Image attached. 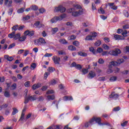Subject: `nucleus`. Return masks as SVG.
<instances>
[{
    "mask_svg": "<svg viewBox=\"0 0 129 129\" xmlns=\"http://www.w3.org/2000/svg\"><path fill=\"white\" fill-rule=\"evenodd\" d=\"M66 17V15L65 14L61 15L58 17L55 16L51 19L50 22L52 24H53V23H56L58 21H62Z\"/></svg>",
    "mask_w": 129,
    "mask_h": 129,
    "instance_id": "nucleus-1",
    "label": "nucleus"
},
{
    "mask_svg": "<svg viewBox=\"0 0 129 129\" xmlns=\"http://www.w3.org/2000/svg\"><path fill=\"white\" fill-rule=\"evenodd\" d=\"M69 11V13H72V16L73 17H78V16H80V15H82V13H83L82 10L74 12V8L70 9Z\"/></svg>",
    "mask_w": 129,
    "mask_h": 129,
    "instance_id": "nucleus-2",
    "label": "nucleus"
},
{
    "mask_svg": "<svg viewBox=\"0 0 129 129\" xmlns=\"http://www.w3.org/2000/svg\"><path fill=\"white\" fill-rule=\"evenodd\" d=\"M120 53L121 51L119 48H115L114 50L109 51L108 54H110L111 56H118Z\"/></svg>",
    "mask_w": 129,
    "mask_h": 129,
    "instance_id": "nucleus-3",
    "label": "nucleus"
},
{
    "mask_svg": "<svg viewBox=\"0 0 129 129\" xmlns=\"http://www.w3.org/2000/svg\"><path fill=\"white\" fill-rule=\"evenodd\" d=\"M54 12L55 13H58V12H60V13H65V12H66V8L63 7L62 5H60L55 8Z\"/></svg>",
    "mask_w": 129,
    "mask_h": 129,
    "instance_id": "nucleus-4",
    "label": "nucleus"
},
{
    "mask_svg": "<svg viewBox=\"0 0 129 129\" xmlns=\"http://www.w3.org/2000/svg\"><path fill=\"white\" fill-rule=\"evenodd\" d=\"M52 60L55 64H60V62L61 61V58L59 57H57V56H54L52 57Z\"/></svg>",
    "mask_w": 129,
    "mask_h": 129,
    "instance_id": "nucleus-5",
    "label": "nucleus"
},
{
    "mask_svg": "<svg viewBox=\"0 0 129 129\" xmlns=\"http://www.w3.org/2000/svg\"><path fill=\"white\" fill-rule=\"evenodd\" d=\"M118 96H119V95L117 93H115V92H113L109 96V97L110 98H113V99H115L116 100V99H117V98H118Z\"/></svg>",
    "mask_w": 129,
    "mask_h": 129,
    "instance_id": "nucleus-6",
    "label": "nucleus"
},
{
    "mask_svg": "<svg viewBox=\"0 0 129 129\" xmlns=\"http://www.w3.org/2000/svg\"><path fill=\"white\" fill-rule=\"evenodd\" d=\"M96 76V74H95V72L91 71L88 75V78H89V79H92V78H94Z\"/></svg>",
    "mask_w": 129,
    "mask_h": 129,
    "instance_id": "nucleus-7",
    "label": "nucleus"
},
{
    "mask_svg": "<svg viewBox=\"0 0 129 129\" xmlns=\"http://www.w3.org/2000/svg\"><path fill=\"white\" fill-rule=\"evenodd\" d=\"M71 67H75V68L78 70H81V69H82V67L79 64H76V62H74L71 64Z\"/></svg>",
    "mask_w": 129,
    "mask_h": 129,
    "instance_id": "nucleus-8",
    "label": "nucleus"
},
{
    "mask_svg": "<svg viewBox=\"0 0 129 129\" xmlns=\"http://www.w3.org/2000/svg\"><path fill=\"white\" fill-rule=\"evenodd\" d=\"M12 4L13 1L12 0H5L4 5L5 6H7L8 8H10V7H12Z\"/></svg>",
    "mask_w": 129,
    "mask_h": 129,
    "instance_id": "nucleus-9",
    "label": "nucleus"
},
{
    "mask_svg": "<svg viewBox=\"0 0 129 129\" xmlns=\"http://www.w3.org/2000/svg\"><path fill=\"white\" fill-rule=\"evenodd\" d=\"M40 87H42V84L38 83L37 84H34L32 88L33 90H36V89H38V88H40Z\"/></svg>",
    "mask_w": 129,
    "mask_h": 129,
    "instance_id": "nucleus-10",
    "label": "nucleus"
},
{
    "mask_svg": "<svg viewBox=\"0 0 129 129\" xmlns=\"http://www.w3.org/2000/svg\"><path fill=\"white\" fill-rule=\"evenodd\" d=\"M34 31H30V30H27L26 31L24 32V34L25 35V36H29V37H32V36H34Z\"/></svg>",
    "mask_w": 129,
    "mask_h": 129,
    "instance_id": "nucleus-11",
    "label": "nucleus"
},
{
    "mask_svg": "<svg viewBox=\"0 0 129 129\" xmlns=\"http://www.w3.org/2000/svg\"><path fill=\"white\" fill-rule=\"evenodd\" d=\"M115 40H124V37H122L119 35L116 34L114 36Z\"/></svg>",
    "mask_w": 129,
    "mask_h": 129,
    "instance_id": "nucleus-12",
    "label": "nucleus"
},
{
    "mask_svg": "<svg viewBox=\"0 0 129 129\" xmlns=\"http://www.w3.org/2000/svg\"><path fill=\"white\" fill-rule=\"evenodd\" d=\"M95 121L97 123H98L100 125L102 124V123H101V118L100 117H96L95 116Z\"/></svg>",
    "mask_w": 129,
    "mask_h": 129,
    "instance_id": "nucleus-13",
    "label": "nucleus"
},
{
    "mask_svg": "<svg viewBox=\"0 0 129 129\" xmlns=\"http://www.w3.org/2000/svg\"><path fill=\"white\" fill-rule=\"evenodd\" d=\"M78 55L82 57H87V53L82 51L78 52Z\"/></svg>",
    "mask_w": 129,
    "mask_h": 129,
    "instance_id": "nucleus-14",
    "label": "nucleus"
},
{
    "mask_svg": "<svg viewBox=\"0 0 129 129\" xmlns=\"http://www.w3.org/2000/svg\"><path fill=\"white\" fill-rule=\"evenodd\" d=\"M4 57H5V59H7L8 61H10V62H12V61L14 60V57H13L12 56H10L8 55H5Z\"/></svg>",
    "mask_w": 129,
    "mask_h": 129,
    "instance_id": "nucleus-15",
    "label": "nucleus"
},
{
    "mask_svg": "<svg viewBox=\"0 0 129 129\" xmlns=\"http://www.w3.org/2000/svg\"><path fill=\"white\" fill-rule=\"evenodd\" d=\"M28 98L30 101H34L35 100H37V97H36V95L33 96H29Z\"/></svg>",
    "mask_w": 129,
    "mask_h": 129,
    "instance_id": "nucleus-16",
    "label": "nucleus"
},
{
    "mask_svg": "<svg viewBox=\"0 0 129 129\" xmlns=\"http://www.w3.org/2000/svg\"><path fill=\"white\" fill-rule=\"evenodd\" d=\"M68 49L70 51H76V47L73 45H69Z\"/></svg>",
    "mask_w": 129,
    "mask_h": 129,
    "instance_id": "nucleus-17",
    "label": "nucleus"
},
{
    "mask_svg": "<svg viewBox=\"0 0 129 129\" xmlns=\"http://www.w3.org/2000/svg\"><path fill=\"white\" fill-rule=\"evenodd\" d=\"M34 28H41L42 27V25L40 24V21H37L34 23Z\"/></svg>",
    "mask_w": 129,
    "mask_h": 129,
    "instance_id": "nucleus-18",
    "label": "nucleus"
},
{
    "mask_svg": "<svg viewBox=\"0 0 129 129\" xmlns=\"http://www.w3.org/2000/svg\"><path fill=\"white\" fill-rule=\"evenodd\" d=\"M58 42L60 43V44H68V42L66 41L65 39H61L58 40Z\"/></svg>",
    "mask_w": 129,
    "mask_h": 129,
    "instance_id": "nucleus-19",
    "label": "nucleus"
},
{
    "mask_svg": "<svg viewBox=\"0 0 129 129\" xmlns=\"http://www.w3.org/2000/svg\"><path fill=\"white\" fill-rule=\"evenodd\" d=\"M47 98L48 100H54V99H55V95H48L47 96Z\"/></svg>",
    "mask_w": 129,
    "mask_h": 129,
    "instance_id": "nucleus-20",
    "label": "nucleus"
},
{
    "mask_svg": "<svg viewBox=\"0 0 129 129\" xmlns=\"http://www.w3.org/2000/svg\"><path fill=\"white\" fill-rule=\"evenodd\" d=\"M34 44L35 45H37V46H41V45H42L41 43V41H40V39H36L35 40H34Z\"/></svg>",
    "mask_w": 129,
    "mask_h": 129,
    "instance_id": "nucleus-21",
    "label": "nucleus"
},
{
    "mask_svg": "<svg viewBox=\"0 0 129 129\" xmlns=\"http://www.w3.org/2000/svg\"><path fill=\"white\" fill-rule=\"evenodd\" d=\"M62 127L61 125H52V129H62Z\"/></svg>",
    "mask_w": 129,
    "mask_h": 129,
    "instance_id": "nucleus-22",
    "label": "nucleus"
},
{
    "mask_svg": "<svg viewBox=\"0 0 129 129\" xmlns=\"http://www.w3.org/2000/svg\"><path fill=\"white\" fill-rule=\"evenodd\" d=\"M20 37H21V33H19L17 34H15L14 35V40H19V39H20Z\"/></svg>",
    "mask_w": 129,
    "mask_h": 129,
    "instance_id": "nucleus-23",
    "label": "nucleus"
},
{
    "mask_svg": "<svg viewBox=\"0 0 129 129\" xmlns=\"http://www.w3.org/2000/svg\"><path fill=\"white\" fill-rule=\"evenodd\" d=\"M4 96L5 97L10 98L11 97V94L10 93V92L8 91H6L4 93Z\"/></svg>",
    "mask_w": 129,
    "mask_h": 129,
    "instance_id": "nucleus-24",
    "label": "nucleus"
},
{
    "mask_svg": "<svg viewBox=\"0 0 129 129\" xmlns=\"http://www.w3.org/2000/svg\"><path fill=\"white\" fill-rule=\"evenodd\" d=\"M16 34V32H15V31H13V32H12L11 33H10V34H9V35H8V37H9V38H11V39H13H13H14V37H15V34Z\"/></svg>",
    "mask_w": 129,
    "mask_h": 129,
    "instance_id": "nucleus-25",
    "label": "nucleus"
},
{
    "mask_svg": "<svg viewBox=\"0 0 129 129\" xmlns=\"http://www.w3.org/2000/svg\"><path fill=\"white\" fill-rule=\"evenodd\" d=\"M116 62H117L118 66H119V65H120V64H121V63H123L124 62V60L122 58L118 59L117 60Z\"/></svg>",
    "mask_w": 129,
    "mask_h": 129,
    "instance_id": "nucleus-26",
    "label": "nucleus"
},
{
    "mask_svg": "<svg viewBox=\"0 0 129 129\" xmlns=\"http://www.w3.org/2000/svg\"><path fill=\"white\" fill-rule=\"evenodd\" d=\"M73 45H74V46H75L76 47H79V45H80V42H79L77 40H76L73 42Z\"/></svg>",
    "mask_w": 129,
    "mask_h": 129,
    "instance_id": "nucleus-27",
    "label": "nucleus"
},
{
    "mask_svg": "<svg viewBox=\"0 0 129 129\" xmlns=\"http://www.w3.org/2000/svg\"><path fill=\"white\" fill-rule=\"evenodd\" d=\"M26 37L25 36H20L19 39H18L20 42H24L25 40L26 39Z\"/></svg>",
    "mask_w": 129,
    "mask_h": 129,
    "instance_id": "nucleus-28",
    "label": "nucleus"
},
{
    "mask_svg": "<svg viewBox=\"0 0 129 129\" xmlns=\"http://www.w3.org/2000/svg\"><path fill=\"white\" fill-rule=\"evenodd\" d=\"M85 40L86 41H92V40H94V39L92 38L91 35H88L86 37Z\"/></svg>",
    "mask_w": 129,
    "mask_h": 129,
    "instance_id": "nucleus-29",
    "label": "nucleus"
},
{
    "mask_svg": "<svg viewBox=\"0 0 129 129\" xmlns=\"http://www.w3.org/2000/svg\"><path fill=\"white\" fill-rule=\"evenodd\" d=\"M13 111L12 113V115H15L16 113H18L19 112V110H18L17 108H13Z\"/></svg>",
    "mask_w": 129,
    "mask_h": 129,
    "instance_id": "nucleus-30",
    "label": "nucleus"
},
{
    "mask_svg": "<svg viewBox=\"0 0 129 129\" xmlns=\"http://www.w3.org/2000/svg\"><path fill=\"white\" fill-rule=\"evenodd\" d=\"M31 10H32V11H38V9H39L38 8V6L34 5L30 7Z\"/></svg>",
    "mask_w": 129,
    "mask_h": 129,
    "instance_id": "nucleus-31",
    "label": "nucleus"
},
{
    "mask_svg": "<svg viewBox=\"0 0 129 129\" xmlns=\"http://www.w3.org/2000/svg\"><path fill=\"white\" fill-rule=\"evenodd\" d=\"M36 67H37V64H36V63H32L31 64L30 69H31V70H34L36 69Z\"/></svg>",
    "mask_w": 129,
    "mask_h": 129,
    "instance_id": "nucleus-32",
    "label": "nucleus"
},
{
    "mask_svg": "<svg viewBox=\"0 0 129 129\" xmlns=\"http://www.w3.org/2000/svg\"><path fill=\"white\" fill-rule=\"evenodd\" d=\"M24 12H25V8H20L17 10L18 14H22V13H24Z\"/></svg>",
    "mask_w": 129,
    "mask_h": 129,
    "instance_id": "nucleus-33",
    "label": "nucleus"
},
{
    "mask_svg": "<svg viewBox=\"0 0 129 129\" xmlns=\"http://www.w3.org/2000/svg\"><path fill=\"white\" fill-rule=\"evenodd\" d=\"M95 121V116H93L92 118L90 119L89 122L90 124H93V122Z\"/></svg>",
    "mask_w": 129,
    "mask_h": 129,
    "instance_id": "nucleus-34",
    "label": "nucleus"
},
{
    "mask_svg": "<svg viewBox=\"0 0 129 129\" xmlns=\"http://www.w3.org/2000/svg\"><path fill=\"white\" fill-rule=\"evenodd\" d=\"M30 19H31V16L27 15L23 17V21H28V20H30Z\"/></svg>",
    "mask_w": 129,
    "mask_h": 129,
    "instance_id": "nucleus-35",
    "label": "nucleus"
},
{
    "mask_svg": "<svg viewBox=\"0 0 129 129\" xmlns=\"http://www.w3.org/2000/svg\"><path fill=\"white\" fill-rule=\"evenodd\" d=\"M24 86H25V87H30V86H31V83L30 82V81H27L24 83Z\"/></svg>",
    "mask_w": 129,
    "mask_h": 129,
    "instance_id": "nucleus-36",
    "label": "nucleus"
},
{
    "mask_svg": "<svg viewBox=\"0 0 129 129\" xmlns=\"http://www.w3.org/2000/svg\"><path fill=\"white\" fill-rule=\"evenodd\" d=\"M11 113V108H8L5 110V114L6 115H9Z\"/></svg>",
    "mask_w": 129,
    "mask_h": 129,
    "instance_id": "nucleus-37",
    "label": "nucleus"
},
{
    "mask_svg": "<svg viewBox=\"0 0 129 129\" xmlns=\"http://www.w3.org/2000/svg\"><path fill=\"white\" fill-rule=\"evenodd\" d=\"M12 31H14V32H16L17 30H18V25H14L13 27H12Z\"/></svg>",
    "mask_w": 129,
    "mask_h": 129,
    "instance_id": "nucleus-38",
    "label": "nucleus"
},
{
    "mask_svg": "<svg viewBox=\"0 0 129 129\" xmlns=\"http://www.w3.org/2000/svg\"><path fill=\"white\" fill-rule=\"evenodd\" d=\"M89 50L90 52H92L93 54H96V51L95 50V49H94V48H93V47L89 48Z\"/></svg>",
    "mask_w": 129,
    "mask_h": 129,
    "instance_id": "nucleus-39",
    "label": "nucleus"
},
{
    "mask_svg": "<svg viewBox=\"0 0 129 129\" xmlns=\"http://www.w3.org/2000/svg\"><path fill=\"white\" fill-rule=\"evenodd\" d=\"M39 40L40 41V43L41 44V45L42 44H43L44 45H45V44H46V41H45V39L43 38H39Z\"/></svg>",
    "mask_w": 129,
    "mask_h": 129,
    "instance_id": "nucleus-40",
    "label": "nucleus"
},
{
    "mask_svg": "<svg viewBox=\"0 0 129 129\" xmlns=\"http://www.w3.org/2000/svg\"><path fill=\"white\" fill-rule=\"evenodd\" d=\"M82 72L84 74V75H85V74H87V73H88V69H83L82 70Z\"/></svg>",
    "mask_w": 129,
    "mask_h": 129,
    "instance_id": "nucleus-41",
    "label": "nucleus"
},
{
    "mask_svg": "<svg viewBox=\"0 0 129 129\" xmlns=\"http://www.w3.org/2000/svg\"><path fill=\"white\" fill-rule=\"evenodd\" d=\"M58 28L56 27V28H53L52 29V34L54 35V34H56V32H58Z\"/></svg>",
    "mask_w": 129,
    "mask_h": 129,
    "instance_id": "nucleus-42",
    "label": "nucleus"
},
{
    "mask_svg": "<svg viewBox=\"0 0 129 129\" xmlns=\"http://www.w3.org/2000/svg\"><path fill=\"white\" fill-rule=\"evenodd\" d=\"M53 104H55V106H56V107L57 108H58V105L59 104V102H57V101H53V102L52 103V105H53Z\"/></svg>",
    "mask_w": 129,
    "mask_h": 129,
    "instance_id": "nucleus-43",
    "label": "nucleus"
},
{
    "mask_svg": "<svg viewBox=\"0 0 129 129\" xmlns=\"http://www.w3.org/2000/svg\"><path fill=\"white\" fill-rule=\"evenodd\" d=\"M103 48H104L105 50H109V46L106 44H103Z\"/></svg>",
    "mask_w": 129,
    "mask_h": 129,
    "instance_id": "nucleus-44",
    "label": "nucleus"
},
{
    "mask_svg": "<svg viewBox=\"0 0 129 129\" xmlns=\"http://www.w3.org/2000/svg\"><path fill=\"white\" fill-rule=\"evenodd\" d=\"M48 70L49 72H50V73L54 72L55 70V68L50 67L48 68Z\"/></svg>",
    "mask_w": 129,
    "mask_h": 129,
    "instance_id": "nucleus-45",
    "label": "nucleus"
},
{
    "mask_svg": "<svg viewBox=\"0 0 129 129\" xmlns=\"http://www.w3.org/2000/svg\"><path fill=\"white\" fill-rule=\"evenodd\" d=\"M111 64H112L114 67L118 66V64L117 63V61H112L111 62Z\"/></svg>",
    "mask_w": 129,
    "mask_h": 129,
    "instance_id": "nucleus-46",
    "label": "nucleus"
},
{
    "mask_svg": "<svg viewBox=\"0 0 129 129\" xmlns=\"http://www.w3.org/2000/svg\"><path fill=\"white\" fill-rule=\"evenodd\" d=\"M117 78L116 77H112L110 78V81L113 82V81H116Z\"/></svg>",
    "mask_w": 129,
    "mask_h": 129,
    "instance_id": "nucleus-47",
    "label": "nucleus"
},
{
    "mask_svg": "<svg viewBox=\"0 0 129 129\" xmlns=\"http://www.w3.org/2000/svg\"><path fill=\"white\" fill-rule=\"evenodd\" d=\"M98 63H99V64H103L104 63V60L102 58H99Z\"/></svg>",
    "mask_w": 129,
    "mask_h": 129,
    "instance_id": "nucleus-48",
    "label": "nucleus"
},
{
    "mask_svg": "<svg viewBox=\"0 0 129 129\" xmlns=\"http://www.w3.org/2000/svg\"><path fill=\"white\" fill-rule=\"evenodd\" d=\"M101 44V41L100 40H98L97 42H95V45L98 47L99 46H100Z\"/></svg>",
    "mask_w": 129,
    "mask_h": 129,
    "instance_id": "nucleus-49",
    "label": "nucleus"
},
{
    "mask_svg": "<svg viewBox=\"0 0 129 129\" xmlns=\"http://www.w3.org/2000/svg\"><path fill=\"white\" fill-rule=\"evenodd\" d=\"M8 106H9V104H3L2 106H1V108L2 109H4V108H7L8 107Z\"/></svg>",
    "mask_w": 129,
    "mask_h": 129,
    "instance_id": "nucleus-50",
    "label": "nucleus"
},
{
    "mask_svg": "<svg viewBox=\"0 0 129 129\" xmlns=\"http://www.w3.org/2000/svg\"><path fill=\"white\" fill-rule=\"evenodd\" d=\"M109 52L108 51H103L102 52V56H107L108 55V53Z\"/></svg>",
    "mask_w": 129,
    "mask_h": 129,
    "instance_id": "nucleus-51",
    "label": "nucleus"
},
{
    "mask_svg": "<svg viewBox=\"0 0 129 129\" xmlns=\"http://www.w3.org/2000/svg\"><path fill=\"white\" fill-rule=\"evenodd\" d=\"M97 51L98 52V53H102V52H103V49L102 48H101V47H99L97 48Z\"/></svg>",
    "mask_w": 129,
    "mask_h": 129,
    "instance_id": "nucleus-52",
    "label": "nucleus"
},
{
    "mask_svg": "<svg viewBox=\"0 0 129 129\" xmlns=\"http://www.w3.org/2000/svg\"><path fill=\"white\" fill-rule=\"evenodd\" d=\"M113 111H118L120 110V108L119 106L113 108Z\"/></svg>",
    "mask_w": 129,
    "mask_h": 129,
    "instance_id": "nucleus-53",
    "label": "nucleus"
},
{
    "mask_svg": "<svg viewBox=\"0 0 129 129\" xmlns=\"http://www.w3.org/2000/svg\"><path fill=\"white\" fill-rule=\"evenodd\" d=\"M30 100V99H29V97H26L24 99V103L26 104L29 102V101Z\"/></svg>",
    "mask_w": 129,
    "mask_h": 129,
    "instance_id": "nucleus-54",
    "label": "nucleus"
},
{
    "mask_svg": "<svg viewBox=\"0 0 129 129\" xmlns=\"http://www.w3.org/2000/svg\"><path fill=\"white\" fill-rule=\"evenodd\" d=\"M39 11L40 14H43V13H45V12H46V10H45L44 8H41L39 9Z\"/></svg>",
    "mask_w": 129,
    "mask_h": 129,
    "instance_id": "nucleus-55",
    "label": "nucleus"
},
{
    "mask_svg": "<svg viewBox=\"0 0 129 129\" xmlns=\"http://www.w3.org/2000/svg\"><path fill=\"white\" fill-rule=\"evenodd\" d=\"M24 116H25V113L22 112L20 118L19 119V120H24Z\"/></svg>",
    "mask_w": 129,
    "mask_h": 129,
    "instance_id": "nucleus-56",
    "label": "nucleus"
},
{
    "mask_svg": "<svg viewBox=\"0 0 129 129\" xmlns=\"http://www.w3.org/2000/svg\"><path fill=\"white\" fill-rule=\"evenodd\" d=\"M38 101H44V97L43 96H39L38 98Z\"/></svg>",
    "mask_w": 129,
    "mask_h": 129,
    "instance_id": "nucleus-57",
    "label": "nucleus"
},
{
    "mask_svg": "<svg viewBox=\"0 0 129 129\" xmlns=\"http://www.w3.org/2000/svg\"><path fill=\"white\" fill-rule=\"evenodd\" d=\"M53 93H54V90H48L46 92V94H52Z\"/></svg>",
    "mask_w": 129,
    "mask_h": 129,
    "instance_id": "nucleus-58",
    "label": "nucleus"
},
{
    "mask_svg": "<svg viewBox=\"0 0 129 129\" xmlns=\"http://www.w3.org/2000/svg\"><path fill=\"white\" fill-rule=\"evenodd\" d=\"M15 46H16V44L12 43L9 45L8 49L10 50V49H12V48H14V47H15Z\"/></svg>",
    "mask_w": 129,
    "mask_h": 129,
    "instance_id": "nucleus-59",
    "label": "nucleus"
},
{
    "mask_svg": "<svg viewBox=\"0 0 129 129\" xmlns=\"http://www.w3.org/2000/svg\"><path fill=\"white\" fill-rule=\"evenodd\" d=\"M98 80L99 81H104V80H105V78L104 77H99L98 79Z\"/></svg>",
    "mask_w": 129,
    "mask_h": 129,
    "instance_id": "nucleus-60",
    "label": "nucleus"
},
{
    "mask_svg": "<svg viewBox=\"0 0 129 129\" xmlns=\"http://www.w3.org/2000/svg\"><path fill=\"white\" fill-rule=\"evenodd\" d=\"M128 121H125L123 123H121V126H125L127 124Z\"/></svg>",
    "mask_w": 129,
    "mask_h": 129,
    "instance_id": "nucleus-61",
    "label": "nucleus"
},
{
    "mask_svg": "<svg viewBox=\"0 0 129 129\" xmlns=\"http://www.w3.org/2000/svg\"><path fill=\"white\" fill-rule=\"evenodd\" d=\"M75 9H78V10L81 9V6L79 5H76L74 6Z\"/></svg>",
    "mask_w": 129,
    "mask_h": 129,
    "instance_id": "nucleus-62",
    "label": "nucleus"
},
{
    "mask_svg": "<svg viewBox=\"0 0 129 129\" xmlns=\"http://www.w3.org/2000/svg\"><path fill=\"white\" fill-rule=\"evenodd\" d=\"M58 55H66L65 51L63 50H60L58 51Z\"/></svg>",
    "mask_w": 129,
    "mask_h": 129,
    "instance_id": "nucleus-63",
    "label": "nucleus"
},
{
    "mask_svg": "<svg viewBox=\"0 0 129 129\" xmlns=\"http://www.w3.org/2000/svg\"><path fill=\"white\" fill-rule=\"evenodd\" d=\"M76 38H77L76 35H72L71 36L70 40H75V39H76Z\"/></svg>",
    "mask_w": 129,
    "mask_h": 129,
    "instance_id": "nucleus-64",
    "label": "nucleus"
}]
</instances>
